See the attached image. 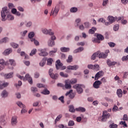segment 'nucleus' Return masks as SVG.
I'll return each instance as SVG.
<instances>
[{
  "label": "nucleus",
  "mask_w": 128,
  "mask_h": 128,
  "mask_svg": "<svg viewBox=\"0 0 128 128\" xmlns=\"http://www.w3.org/2000/svg\"><path fill=\"white\" fill-rule=\"evenodd\" d=\"M62 4V1H59L58 4L55 6L54 10L52 9L50 12V16H53V18H56L60 12V5Z\"/></svg>",
  "instance_id": "nucleus-1"
},
{
  "label": "nucleus",
  "mask_w": 128,
  "mask_h": 128,
  "mask_svg": "<svg viewBox=\"0 0 128 128\" xmlns=\"http://www.w3.org/2000/svg\"><path fill=\"white\" fill-rule=\"evenodd\" d=\"M10 12V10L8 8V7L6 6L2 8V10H1L2 22H6V16H8Z\"/></svg>",
  "instance_id": "nucleus-2"
},
{
  "label": "nucleus",
  "mask_w": 128,
  "mask_h": 128,
  "mask_svg": "<svg viewBox=\"0 0 128 128\" xmlns=\"http://www.w3.org/2000/svg\"><path fill=\"white\" fill-rule=\"evenodd\" d=\"M73 88L76 90L78 94H80L84 92V84H76L74 86Z\"/></svg>",
  "instance_id": "nucleus-3"
},
{
  "label": "nucleus",
  "mask_w": 128,
  "mask_h": 128,
  "mask_svg": "<svg viewBox=\"0 0 128 128\" xmlns=\"http://www.w3.org/2000/svg\"><path fill=\"white\" fill-rule=\"evenodd\" d=\"M64 64L60 62V60H58L56 62V68L57 70H64L66 68V66H63Z\"/></svg>",
  "instance_id": "nucleus-4"
},
{
  "label": "nucleus",
  "mask_w": 128,
  "mask_h": 128,
  "mask_svg": "<svg viewBox=\"0 0 128 128\" xmlns=\"http://www.w3.org/2000/svg\"><path fill=\"white\" fill-rule=\"evenodd\" d=\"M108 54H110V50H106L104 52H100L99 51L98 56L99 58H106L108 56Z\"/></svg>",
  "instance_id": "nucleus-5"
},
{
  "label": "nucleus",
  "mask_w": 128,
  "mask_h": 128,
  "mask_svg": "<svg viewBox=\"0 0 128 128\" xmlns=\"http://www.w3.org/2000/svg\"><path fill=\"white\" fill-rule=\"evenodd\" d=\"M52 72H54V69L50 68L49 70L48 74L50 78H53L54 80H58V74H54L52 73Z\"/></svg>",
  "instance_id": "nucleus-6"
},
{
  "label": "nucleus",
  "mask_w": 128,
  "mask_h": 128,
  "mask_svg": "<svg viewBox=\"0 0 128 128\" xmlns=\"http://www.w3.org/2000/svg\"><path fill=\"white\" fill-rule=\"evenodd\" d=\"M72 92V90H70L69 91H68L65 94L66 96H68V98H70V100H73V98H74L76 94L73 93Z\"/></svg>",
  "instance_id": "nucleus-7"
},
{
  "label": "nucleus",
  "mask_w": 128,
  "mask_h": 128,
  "mask_svg": "<svg viewBox=\"0 0 128 128\" xmlns=\"http://www.w3.org/2000/svg\"><path fill=\"white\" fill-rule=\"evenodd\" d=\"M38 52H40L38 53L39 56H46L48 54V52H46L44 49L40 48L38 50Z\"/></svg>",
  "instance_id": "nucleus-8"
},
{
  "label": "nucleus",
  "mask_w": 128,
  "mask_h": 128,
  "mask_svg": "<svg viewBox=\"0 0 128 128\" xmlns=\"http://www.w3.org/2000/svg\"><path fill=\"white\" fill-rule=\"evenodd\" d=\"M24 80H28L30 84H32V78L30 76V74H26L24 77Z\"/></svg>",
  "instance_id": "nucleus-9"
},
{
  "label": "nucleus",
  "mask_w": 128,
  "mask_h": 128,
  "mask_svg": "<svg viewBox=\"0 0 128 128\" xmlns=\"http://www.w3.org/2000/svg\"><path fill=\"white\" fill-rule=\"evenodd\" d=\"M18 124V116H13L11 120V124L13 126H16Z\"/></svg>",
  "instance_id": "nucleus-10"
},
{
  "label": "nucleus",
  "mask_w": 128,
  "mask_h": 128,
  "mask_svg": "<svg viewBox=\"0 0 128 128\" xmlns=\"http://www.w3.org/2000/svg\"><path fill=\"white\" fill-rule=\"evenodd\" d=\"M64 86L66 90H70L72 88V85H70L69 80H65Z\"/></svg>",
  "instance_id": "nucleus-11"
},
{
  "label": "nucleus",
  "mask_w": 128,
  "mask_h": 128,
  "mask_svg": "<svg viewBox=\"0 0 128 128\" xmlns=\"http://www.w3.org/2000/svg\"><path fill=\"white\" fill-rule=\"evenodd\" d=\"M46 58H43L42 60H40L39 63L40 66L41 68H44V66H46Z\"/></svg>",
  "instance_id": "nucleus-12"
},
{
  "label": "nucleus",
  "mask_w": 128,
  "mask_h": 128,
  "mask_svg": "<svg viewBox=\"0 0 128 128\" xmlns=\"http://www.w3.org/2000/svg\"><path fill=\"white\" fill-rule=\"evenodd\" d=\"M80 68L78 65H74V66H67V70H76Z\"/></svg>",
  "instance_id": "nucleus-13"
},
{
  "label": "nucleus",
  "mask_w": 128,
  "mask_h": 128,
  "mask_svg": "<svg viewBox=\"0 0 128 128\" xmlns=\"http://www.w3.org/2000/svg\"><path fill=\"white\" fill-rule=\"evenodd\" d=\"M104 75V72L102 71H100L98 72L95 75L94 80H98L100 76H102Z\"/></svg>",
  "instance_id": "nucleus-14"
},
{
  "label": "nucleus",
  "mask_w": 128,
  "mask_h": 128,
  "mask_svg": "<svg viewBox=\"0 0 128 128\" xmlns=\"http://www.w3.org/2000/svg\"><path fill=\"white\" fill-rule=\"evenodd\" d=\"M9 42L10 38L8 37H4L0 40V44H6V42Z\"/></svg>",
  "instance_id": "nucleus-15"
},
{
  "label": "nucleus",
  "mask_w": 128,
  "mask_h": 128,
  "mask_svg": "<svg viewBox=\"0 0 128 128\" xmlns=\"http://www.w3.org/2000/svg\"><path fill=\"white\" fill-rule=\"evenodd\" d=\"M6 115L3 114L0 116V122L2 124L4 125L6 124Z\"/></svg>",
  "instance_id": "nucleus-16"
},
{
  "label": "nucleus",
  "mask_w": 128,
  "mask_h": 128,
  "mask_svg": "<svg viewBox=\"0 0 128 128\" xmlns=\"http://www.w3.org/2000/svg\"><path fill=\"white\" fill-rule=\"evenodd\" d=\"M100 84H102V82L100 80H96L94 83L93 86L94 88H99L100 86Z\"/></svg>",
  "instance_id": "nucleus-17"
},
{
  "label": "nucleus",
  "mask_w": 128,
  "mask_h": 128,
  "mask_svg": "<svg viewBox=\"0 0 128 128\" xmlns=\"http://www.w3.org/2000/svg\"><path fill=\"white\" fill-rule=\"evenodd\" d=\"M12 49L11 48H8V49H6L4 52H3V54L4 56H8L10 54H12Z\"/></svg>",
  "instance_id": "nucleus-18"
},
{
  "label": "nucleus",
  "mask_w": 128,
  "mask_h": 128,
  "mask_svg": "<svg viewBox=\"0 0 128 128\" xmlns=\"http://www.w3.org/2000/svg\"><path fill=\"white\" fill-rule=\"evenodd\" d=\"M8 92L6 90H4L1 93V96L2 98H8Z\"/></svg>",
  "instance_id": "nucleus-19"
},
{
  "label": "nucleus",
  "mask_w": 128,
  "mask_h": 128,
  "mask_svg": "<svg viewBox=\"0 0 128 128\" xmlns=\"http://www.w3.org/2000/svg\"><path fill=\"white\" fill-rule=\"evenodd\" d=\"M76 112H86V108L82 106H80L76 108Z\"/></svg>",
  "instance_id": "nucleus-20"
},
{
  "label": "nucleus",
  "mask_w": 128,
  "mask_h": 128,
  "mask_svg": "<svg viewBox=\"0 0 128 128\" xmlns=\"http://www.w3.org/2000/svg\"><path fill=\"white\" fill-rule=\"evenodd\" d=\"M116 20H118V17L114 18L113 16H108V20L110 22V24H112V22H116Z\"/></svg>",
  "instance_id": "nucleus-21"
},
{
  "label": "nucleus",
  "mask_w": 128,
  "mask_h": 128,
  "mask_svg": "<svg viewBox=\"0 0 128 128\" xmlns=\"http://www.w3.org/2000/svg\"><path fill=\"white\" fill-rule=\"evenodd\" d=\"M106 63L108 66H116V62H112L110 61V59L107 60Z\"/></svg>",
  "instance_id": "nucleus-22"
},
{
  "label": "nucleus",
  "mask_w": 128,
  "mask_h": 128,
  "mask_svg": "<svg viewBox=\"0 0 128 128\" xmlns=\"http://www.w3.org/2000/svg\"><path fill=\"white\" fill-rule=\"evenodd\" d=\"M48 46H50L52 48L54 46V44H56V43L54 42V40H52L50 39H49V40L48 42Z\"/></svg>",
  "instance_id": "nucleus-23"
},
{
  "label": "nucleus",
  "mask_w": 128,
  "mask_h": 128,
  "mask_svg": "<svg viewBox=\"0 0 128 128\" xmlns=\"http://www.w3.org/2000/svg\"><path fill=\"white\" fill-rule=\"evenodd\" d=\"M13 76L14 73L12 72L4 75V78H12Z\"/></svg>",
  "instance_id": "nucleus-24"
},
{
  "label": "nucleus",
  "mask_w": 128,
  "mask_h": 128,
  "mask_svg": "<svg viewBox=\"0 0 128 128\" xmlns=\"http://www.w3.org/2000/svg\"><path fill=\"white\" fill-rule=\"evenodd\" d=\"M84 47H80L77 49H76L74 50V54H78V52H82V50H84Z\"/></svg>",
  "instance_id": "nucleus-25"
},
{
  "label": "nucleus",
  "mask_w": 128,
  "mask_h": 128,
  "mask_svg": "<svg viewBox=\"0 0 128 128\" xmlns=\"http://www.w3.org/2000/svg\"><path fill=\"white\" fill-rule=\"evenodd\" d=\"M78 9L76 7H72L70 8V12H72V14H76V12H78Z\"/></svg>",
  "instance_id": "nucleus-26"
},
{
  "label": "nucleus",
  "mask_w": 128,
  "mask_h": 128,
  "mask_svg": "<svg viewBox=\"0 0 128 128\" xmlns=\"http://www.w3.org/2000/svg\"><path fill=\"white\" fill-rule=\"evenodd\" d=\"M102 115L105 117L106 119H108L110 117V113L108 112V111H104L102 112Z\"/></svg>",
  "instance_id": "nucleus-27"
},
{
  "label": "nucleus",
  "mask_w": 128,
  "mask_h": 128,
  "mask_svg": "<svg viewBox=\"0 0 128 128\" xmlns=\"http://www.w3.org/2000/svg\"><path fill=\"white\" fill-rule=\"evenodd\" d=\"M60 50L62 52H70V48H66V47H62L60 48Z\"/></svg>",
  "instance_id": "nucleus-28"
},
{
  "label": "nucleus",
  "mask_w": 128,
  "mask_h": 128,
  "mask_svg": "<svg viewBox=\"0 0 128 128\" xmlns=\"http://www.w3.org/2000/svg\"><path fill=\"white\" fill-rule=\"evenodd\" d=\"M118 20H121V22L122 24H128V20H124L122 17H118Z\"/></svg>",
  "instance_id": "nucleus-29"
},
{
  "label": "nucleus",
  "mask_w": 128,
  "mask_h": 128,
  "mask_svg": "<svg viewBox=\"0 0 128 128\" xmlns=\"http://www.w3.org/2000/svg\"><path fill=\"white\" fill-rule=\"evenodd\" d=\"M56 52H58V48H54V50L50 51L49 54L50 56H54V54H56Z\"/></svg>",
  "instance_id": "nucleus-30"
},
{
  "label": "nucleus",
  "mask_w": 128,
  "mask_h": 128,
  "mask_svg": "<svg viewBox=\"0 0 128 128\" xmlns=\"http://www.w3.org/2000/svg\"><path fill=\"white\" fill-rule=\"evenodd\" d=\"M99 54H100V51H98L94 53L91 56V60H94L96 58V56H98Z\"/></svg>",
  "instance_id": "nucleus-31"
},
{
  "label": "nucleus",
  "mask_w": 128,
  "mask_h": 128,
  "mask_svg": "<svg viewBox=\"0 0 128 128\" xmlns=\"http://www.w3.org/2000/svg\"><path fill=\"white\" fill-rule=\"evenodd\" d=\"M47 60V63L46 64L47 66H52V62H54V60H52V58H48V59L46 60Z\"/></svg>",
  "instance_id": "nucleus-32"
},
{
  "label": "nucleus",
  "mask_w": 128,
  "mask_h": 128,
  "mask_svg": "<svg viewBox=\"0 0 128 128\" xmlns=\"http://www.w3.org/2000/svg\"><path fill=\"white\" fill-rule=\"evenodd\" d=\"M41 94H44L45 96H48L50 94V92L46 88H45L44 90L41 92Z\"/></svg>",
  "instance_id": "nucleus-33"
},
{
  "label": "nucleus",
  "mask_w": 128,
  "mask_h": 128,
  "mask_svg": "<svg viewBox=\"0 0 128 128\" xmlns=\"http://www.w3.org/2000/svg\"><path fill=\"white\" fill-rule=\"evenodd\" d=\"M9 84L8 82H4V84H0V90H2L4 88H6L8 86Z\"/></svg>",
  "instance_id": "nucleus-34"
},
{
  "label": "nucleus",
  "mask_w": 128,
  "mask_h": 128,
  "mask_svg": "<svg viewBox=\"0 0 128 128\" xmlns=\"http://www.w3.org/2000/svg\"><path fill=\"white\" fill-rule=\"evenodd\" d=\"M34 32H31L28 33V38L30 40H31L34 39Z\"/></svg>",
  "instance_id": "nucleus-35"
},
{
  "label": "nucleus",
  "mask_w": 128,
  "mask_h": 128,
  "mask_svg": "<svg viewBox=\"0 0 128 128\" xmlns=\"http://www.w3.org/2000/svg\"><path fill=\"white\" fill-rule=\"evenodd\" d=\"M6 20H14V16L9 14L6 16Z\"/></svg>",
  "instance_id": "nucleus-36"
},
{
  "label": "nucleus",
  "mask_w": 128,
  "mask_h": 128,
  "mask_svg": "<svg viewBox=\"0 0 128 128\" xmlns=\"http://www.w3.org/2000/svg\"><path fill=\"white\" fill-rule=\"evenodd\" d=\"M116 94L118 98H122V89L117 90Z\"/></svg>",
  "instance_id": "nucleus-37"
},
{
  "label": "nucleus",
  "mask_w": 128,
  "mask_h": 128,
  "mask_svg": "<svg viewBox=\"0 0 128 128\" xmlns=\"http://www.w3.org/2000/svg\"><path fill=\"white\" fill-rule=\"evenodd\" d=\"M16 104L18 106H20V108H26V105H24L22 102L18 101L16 102Z\"/></svg>",
  "instance_id": "nucleus-38"
},
{
  "label": "nucleus",
  "mask_w": 128,
  "mask_h": 128,
  "mask_svg": "<svg viewBox=\"0 0 128 128\" xmlns=\"http://www.w3.org/2000/svg\"><path fill=\"white\" fill-rule=\"evenodd\" d=\"M68 108L69 112H76V109H74V105H70L68 106Z\"/></svg>",
  "instance_id": "nucleus-39"
},
{
  "label": "nucleus",
  "mask_w": 128,
  "mask_h": 128,
  "mask_svg": "<svg viewBox=\"0 0 128 128\" xmlns=\"http://www.w3.org/2000/svg\"><path fill=\"white\" fill-rule=\"evenodd\" d=\"M62 118V114H59L56 118L54 120L55 124H56V122H60V118Z\"/></svg>",
  "instance_id": "nucleus-40"
},
{
  "label": "nucleus",
  "mask_w": 128,
  "mask_h": 128,
  "mask_svg": "<svg viewBox=\"0 0 128 128\" xmlns=\"http://www.w3.org/2000/svg\"><path fill=\"white\" fill-rule=\"evenodd\" d=\"M96 30V27H92L91 29L89 30V34H94Z\"/></svg>",
  "instance_id": "nucleus-41"
},
{
  "label": "nucleus",
  "mask_w": 128,
  "mask_h": 128,
  "mask_svg": "<svg viewBox=\"0 0 128 128\" xmlns=\"http://www.w3.org/2000/svg\"><path fill=\"white\" fill-rule=\"evenodd\" d=\"M31 42H34V44L36 46H40V42H38V40H36V38L32 39Z\"/></svg>",
  "instance_id": "nucleus-42"
},
{
  "label": "nucleus",
  "mask_w": 128,
  "mask_h": 128,
  "mask_svg": "<svg viewBox=\"0 0 128 128\" xmlns=\"http://www.w3.org/2000/svg\"><path fill=\"white\" fill-rule=\"evenodd\" d=\"M7 62H8V64H10V66H16V62H14V60H9Z\"/></svg>",
  "instance_id": "nucleus-43"
},
{
  "label": "nucleus",
  "mask_w": 128,
  "mask_h": 128,
  "mask_svg": "<svg viewBox=\"0 0 128 128\" xmlns=\"http://www.w3.org/2000/svg\"><path fill=\"white\" fill-rule=\"evenodd\" d=\"M96 37L98 40H104V37L101 34H98Z\"/></svg>",
  "instance_id": "nucleus-44"
},
{
  "label": "nucleus",
  "mask_w": 128,
  "mask_h": 128,
  "mask_svg": "<svg viewBox=\"0 0 128 128\" xmlns=\"http://www.w3.org/2000/svg\"><path fill=\"white\" fill-rule=\"evenodd\" d=\"M82 22V19L80 18H78L75 20V24H76V26H80V23Z\"/></svg>",
  "instance_id": "nucleus-45"
},
{
  "label": "nucleus",
  "mask_w": 128,
  "mask_h": 128,
  "mask_svg": "<svg viewBox=\"0 0 128 128\" xmlns=\"http://www.w3.org/2000/svg\"><path fill=\"white\" fill-rule=\"evenodd\" d=\"M84 26L85 28H90V23L88 22H86L84 23Z\"/></svg>",
  "instance_id": "nucleus-46"
},
{
  "label": "nucleus",
  "mask_w": 128,
  "mask_h": 128,
  "mask_svg": "<svg viewBox=\"0 0 128 128\" xmlns=\"http://www.w3.org/2000/svg\"><path fill=\"white\" fill-rule=\"evenodd\" d=\"M72 62V56L69 55L68 56V58L66 60V62L68 63H70Z\"/></svg>",
  "instance_id": "nucleus-47"
},
{
  "label": "nucleus",
  "mask_w": 128,
  "mask_h": 128,
  "mask_svg": "<svg viewBox=\"0 0 128 128\" xmlns=\"http://www.w3.org/2000/svg\"><path fill=\"white\" fill-rule=\"evenodd\" d=\"M0 64L8 66V61L6 62H4V60L3 59H1L0 60Z\"/></svg>",
  "instance_id": "nucleus-48"
},
{
  "label": "nucleus",
  "mask_w": 128,
  "mask_h": 128,
  "mask_svg": "<svg viewBox=\"0 0 128 128\" xmlns=\"http://www.w3.org/2000/svg\"><path fill=\"white\" fill-rule=\"evenodd\" d=\"M22 108L21 110V112H20V114H26V112H28V110H26V108Z\"/></svg>",
  "instance_id": "nucleus-49"
},
{
  "label": "nucleus",
  "mask_w": 128,
  "mask_h": 128,
  "mask_svg": "<svg viewBox=\"0 0 128 128\" xmlns=\"http://www.w3.org/2000/svg\"><path fill=\"white\" fill-rule=\"evenodd\" d=\"M78 80H76V78H73L70 80V83L71 84H76Z\"/></svg>",
  "instance_id": "nucleus-50"
},
{
  "label": "nucleus",
  "mask_w": 128,
  "mask_h": 128,
  "mask_svg": "<svg viewBox=\"0 0 128 128\" xmlns=\"http://www.w3.org/2000/svg\"><path fill=\"white\" fill-rule=\"evenodd\" d=\"M119 28H120V25H118V24H116L114 25V32H118V30Z\"/></svg>",
  "instance_id": "nucleus-51"
},
{
  "label": "nucleus",
  "mask_w": 128,
  "mask_h": 128,
  "mask_svg": "<svg viewBox=\"0 0 128 128\" xmlns=\"http://www.w3.org/2000/svg\"><path fill=\"white\" fill-rule=\"evenodd\" d=\"M38 104H40V100L36 101L33 102L32 106L36 108V106H38Z\"/></svg>",
  "instance_id": "nucleus-52"
},
{
  "label": "nucleus",
  "mask_w": 128,
  "mask_h": 128,
  "mask_svg": "<svg viewBox=\"0 0 128 128\" xmlns=\"http://www.w3.org/2000/svg\"><path fill=\"white\" fill-rule=\"evenodd\" d=\"M60 76H62V78H68V74H64V72H60Z\"/></svg>",
  "instance_id": "nucleus-53"
},
{
  "label": "nucleus",
  "mask_w": 128,
  "mask_h": 128,
  "mask_svg": "<svg viewBox=\"0 0 128 128\" xmlns=\"http://www.w3.org/2000/svg\"><path fill=\"white\" fill-rule=\"evenodd\" d=\"M11 46L14 48H18V44L14 42H12L10 44Z\"/></svg>",
  "instance_id": "nucleus-54"
},
{
  "label": "nucleus",
  "mask_w": 128,
  "mask_h": 128,
  "mask_svg": "<svg viewBox=\"0 0 128 128\" xmlns=\"http://www.w3.org/2000/svg\"><path fill=\"white\" fill-rule=\"evenodd\" d=\"M36 54V48L32 49L31 51V52L30 54V56H32L34 54Z\"/></svg>",
  "instance_id": "nucleus-55"
},
{
  "label": "nucleus",
  "mask_w": 128,
  "mask_h": 128,
  "mask_svg": "<svg viewBox=\"0 0 128 128\" xmlns=\"http://www.w3.org/2000/svg\"><path fill=\"white\" fill-rule=\"evenodd\" d=\"M26 34H28V30H25L20 32V34L22 36H26Z\"/></svg>",
  "instance_id": "nucleus-56"
},
{
  "label": "nucleus",
  "mask_w": 128,
  "mask_h": 128,
  "mask_svg": "<svg viewBox=\"0 0 128 128\" xmlns=\"http://www.w3.org/2000/svg\"><path fill=\"white\" fill-rule=\"evenodd\" d=\"M38 88H46V86L44 85V84H37Z\"/></svg>",
  "instance_id": "nucleus-57"
},
{
  "label": "nucleus",
  "mask_w": 128,
  "mask_h": 128,
  "mask_svg": "<svg viewBox=\"0 0 128 128\" xmlns=\"http://www.w3.org/2000/svg\"><path fill=\"white\" fill-rule=\"evenodd\" d=\"M32 26V22L30 21L27 22V23L26 24V28H30V26Z\"/></svg>",
  "instance_id": "nucleus-58"
},
{
  "label": "nucleus",
  "mask_w": 128,
  "mask_h": 128,
  "mask_svg": "<svg viewBox=\"0 0 128 128\" xmlns=\"http://www.w3.org/2000/svg\"><path fill=\"white\" fill-rule=\"evenodd\" d=\"M94 70H100V65L99 64H94Z\"/></svg>",
  "instance_id": "nucleus-59"
},
{
  "label": "nucleus",
  "mask_w": 128,
  "mask_h": 128,
  "mask_svg": "<svg viewBox=\"0 0 128 128\" xmlns=\"http://www.w3.org/2000/svg\"><path fill=\"white\" fill-rule=\"evenodd\" d=\"M8 8H16V6H14V4L12 3H8Z\"/></svg>",
  "instance_id": "nucleus-60"
},
{
  "label": "nucleus",
  "mask_w": 128,
  "mask_h": 128,
  "mask_svg": "<svg viewBox=\"0 0 128 128\" xmlns=\"http://www.w3.org/2000/svg\"><path fill=\"white\" fill-rule=\"evenodd\" d=\"M108 44L110 48H114L116 46V44H114V42H110L108 43Z\"/></svg>",
  "instance_id": "nucleus-61"
},
{
  "label": "nucleus",
  "mask_w": 128,
  "mask_h": 128,
  "mask_svg": "<svg viewBox=\"0 0 128 128\" xmlns=\"http://www.w3.org/2000/svg\"><path fill=\"white\" fill-rule=\"evenodd\" d=\"M31 90L32 92H38V88L36 87H32Z\"/></svg>",
  "instance_id": "nucleus-62"
},
{
  "label": "nucleus",
  "mask_w": 128,
  "mask_h": 128,
  "mask_svg": "<svg viewBox=\"0 0 128 128\" xmlns=\"http://www.w3.org/2000/svg\"><path fill=\"white\" fill-rule=\"evenodd\" d=\"M122 62H126V60H128V55L122 57Z\"/></svg>",
  "instance_id": "nucleus-63"
},
{
  "label": "nucleus",
  "mask_w": 128,
  "mask_h": 128,
  "mask_svg": "<svg viewBox=\"0 0 128 128\" xmlns=\"http://www.w3.org/2000/svg\"><path fill=\"white\" fill-rule=\"evenodd\" d=\"M109 127L110 128H118V124H112L110 125Z\"/></svg>",
  "instance_id": "nucleus-64"
}]
</instances>
